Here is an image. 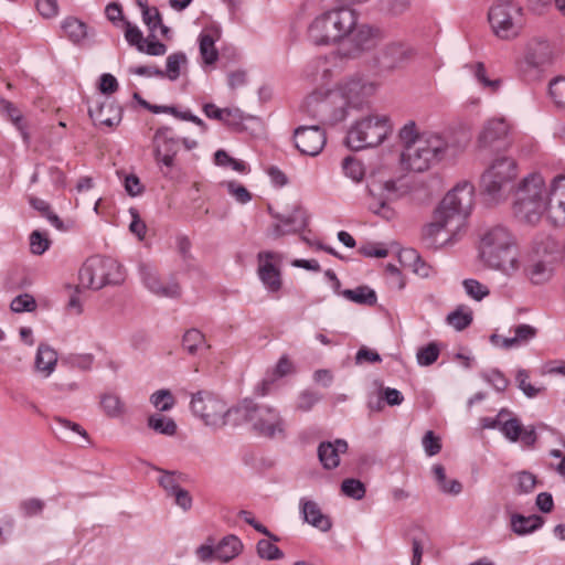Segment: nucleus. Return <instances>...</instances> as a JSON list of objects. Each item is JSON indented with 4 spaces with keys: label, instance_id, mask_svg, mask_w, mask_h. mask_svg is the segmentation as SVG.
Masks as SVG:
<instances>
[{
    "label": "nucleus",
    "instance_id": "obj_25",
    "mask_svg": "<svg viewBox=\"0 0 565 565\" xmlns=\"http://www.w3.org/2000/svg\"><path fill=\"white\" fill-rule=\"evenodd\" d=\"M348 450V443L344 439L334 441H322L318 447V457L324 469L331 470L340 465V454Z\"/></svg>",
    "mask_w": 565,
    "mask_h": 565
},
{
    "label": "nucleus",
    "instance_id": "obj_12",
    "mask_svg": "<svg viewBox=\"0 0 565 565\" xmlns=\"http://www.w3.org/2000/svg\"><path fill=\"white\" fill-rule=\"evenodd\" d=\"M511 125L504 118H491L482 126L477 143L482 150H504L511 146Z\"/></svg>",
    "mask_w": 565,
    "mask_h": 565
},
{
    "label": "nucleus",
    "instance_id": "obj_30",
    "mask_svg": "<svg viewBox=\"0 0 565 565\" xmlns=\"http://www.w3.org/2000/svg\"><path fill=\"white\" fill-rule=\"evenodd\" d=\"M301 513L306 522L322 532H328L332 526L330 519L321 512L319 505L313 501L302 499Z\"/></svg>",
    "mask_w": 565,
    "mask_h": 565
},
{
    "label": "nucleus",
    "instance_id": "obj_58",
    "mask_svg": "<svg viewBox=\"0 0 565 565\" xmlns=\"http://www.w3.org/2000/svg\"><path fill=\"white\" fill-rule=\"evenodd\" d=\"M439 356V347L436 343H429L417 352V362L419 365H431Z\"/></svg>",
    "mask_w": 565,
    "mask_h": 565
},
{
    "label": "nucleus",
    "instance_id": "obj_57",
    "mask_svg": "<svg viewBox=\"0 0 565 565\" xmlns=\"http://www.w3.org/2000/svg\"><path fill=\"white\" fill-rule=\"evenodd\" d=\"M342 168L345 175L355 182L361 181L364 177V168L362 163L352 157H347L343 160Z\"/></svg>",
    "mask_w": 565,
    "mask_h": 565
},
{
    "label": "nucleus",
    "instance_id": "obj_40",
    "mask_svg": "<svg viewBox=\"0 0 565 565\" xmlns=\"http://www.w3.org/2000/svg\"><path fill=\"white\" fill-rule=\"evenodd\" d=\"M343 297L347 299L360 303V305H375L376 303V294L373 289L367 286H360L355 289H345L342 291Z\"/></svg>",
    "mask_w": 565,
    "mask_h": 565
},
{
    "label": "nucleus",
    "instance_id": "obj_26",
    "mask_svg": "<svg viewBox=\"0 0 565 565\" xmlns=\"http://www.w3.org/2000/svg\"><path fill=\"white\" fill-rule=\"evenodd\" d=\"M257 404L253 399L245 398L232 407L225 408V426H238L244 423H253Z\"/></svg>",
    "mask_w": 565,
    "mask_h": 565
},
{
    "label": "nucleus",
    "instance_id": "obj_5",
    "mask_svg": "<svg viewBox=\"0 0 565 565\" xmlns=\"http://www.w3.org/2000/svg\"><path fill=\"white\" fill-rule=\"evenodd\" d=\"M559 243L548 235L536 236L524 259V276L536 286L547 284L555 274Z\"/></svg>",
    "mask_w": 565,
    "mask_h": 565
},
{
    "label": "nucleus",
    "instance_id": "obj_6",
    "mask_svg": "<svg viewBox=\"0 0 565 565\" xmlns=\"http://www.w3.org/2000/svg\"><path fill=\"white\" fill-rule=\"evenodd\" d=\"M358 17L354 10L339 8L317 17L309 26L310 41L316 45L337 43L349 35L356 25Z\"/></svg>",
    "mask_w": 565,
    "mask_h": 565
},
{
    "label": "nucleus",
    "instance_id": "obj_8",
    "mask_svg": "<svg viewBox=\"0 0 565 565\" xmlns=\"http://www.w3.org/2000/svg\"><path fill=\"white\" fill-rule=\"evenodd\" d=\"M122 267L111 258L94 256L88 258L79 269V286L85 289H100L108 284L124 280Z\"/></svg>",
    "mask_w": 565,
    "mask_h": 565
},
{
    "label": "nucleus",
    "instance_id": "obj_55",
    "mask_svg": "<svg viewBox=\"0 0 565 565\" xmlns=\"http://www.w3.org/2000/svg\"><path fill=\"white\" fill-rule=\"evenodd\" d=\"M320 399L321 395L318 392L305 390L297 397L296 409L303 413L309 412Z\"/></svg>",
    "mask_w": 565,
    "mask_h": 565
},
{
    "label": "nucleus",
    "instance_id": "obj_53",
    "mask_svg": "<svg viewBox=\"0 0 565 565\" xmlns=\"http://www.w3.org/2000/svg\"><path fill=\"white\" fill-rule=\"evenodd\" d=\"M125 24V39L129 45L136 46L139 52H143L146 39L138 26L132 25L129 21H124Z\"/></svg>",
    "mask_w": 565,
    "mask_h": 565
},
{
    "label": "nucleus",
    "instance_id": "obj_35",
    "mask_svg": "<svg viewBox=\"0 0 565 565\" xmlns=\"http://www.w3.org/2000/svg\"><path fill=\"white\" fill-rule=\"evenodd\" d=\"M433 475L438 483L439 489L447 494L457 495L462 491V484L458 480H448L444 466L434 465Z\"/></svg>",
    "mask_w": 565,
    "mask_h": 565
},
{
    "label": "nucleus",
    "instance_id": "obj_20",
    "mask_svg": "<svg viewBox=\"0 0 565 565\" xmlns=\"http://www.w3.org/2000/svg\"><path fill=\"white\" fill-rule=\"evenodd\" d=\"M548 218L556 226L565 225V175L553 179L548 190Z\"/></svg>",
    "mask_w": 565,
    "mask_h": 565
},
{
    "label": "nucleus",
    "instance_id": "obj_3",
    "mask_svg": "<svg viewBox=\"0 0 565 565\" xmlns=\"http://www.w3.org/2000/svg\"><path fill=\"white\" fill-rule=\"evenodd\" d=\"M479 257L487 267L508 275L519 268L514 237L504 226H494L484 232L480 238Z\"/></svg>",
    "mask_w": 565,
    "mask_h": 565
},
{
    "label": "nucleus",
    "instance_id": "obj_17",
    "mask_svg": "<svg viewBox=\"0 0 565 565\" xmlns=\"http://www.w3.org/2000/svg\"><path fill=\"white\" fill-rule=\"evenodd\" d=\"M139 274L146 288L152 294L164 298H178L181 295L180 285L175 279L163 281L157 269L150 264H140Z\"/></svg>",
    "mask_w": 565,
    "mask_h": 565
},
{
    "label": "nucleus",
    "instance_id": "obj_52",
    "mask_svg": "<svg viewBox=\"0 0 565 565\" xmlns=\"http://www.w3.org/2000/svg\"><path fill=\"white\" fill-rule=\"evenodd\" d=\"M500 431L504 435V437L507 439L515 443L519 440V438L521 436L522 425H521L520 420L515 417H512V418L504 417L502 419V423L500 426Z\"/></svg>",
    "mask_w": 565,
    "mask_h": 565
},
{
    "label": "nucleus",
    "instance_id": "obj_9",
    "mask_svg": "<svg viewBox=\"0 0 565 565\" xmlns=\"http://www.w3.org/2000/svg\"><path fill=\"white\" fill-rule=\"evenodd\" d=\"M488 20L498 38L512 40L522 31L523 9L511 0H499L490 8Z\"/></svg>",
    "mask_w": 565,
    "mask_h": 565
},
{
    "label": "nucleus",
    "instance_id": "obj_13",
    "mask_svg": "<svg viewBox=\"0 0 565 565\" xmlns=\"http://www.w3.org/2000/svg\"><path fill=\"white\" fill-rule=\"evenodd\" d=\"M180 139L172 135V128L168 126L156 130L152 138L153 157L159 166L172 168L179 151Z\"/></svg>",
    "mask_w": 565,
    "mask_h": 565
},
{
    "label": "nucleus",
    "instance_id": "obj_28",
    "mask_svg": "<svg viewBox=\"0 0 565 565\" xmlns=\"http://www.w3.org/2000/svg\"><path fill=\"white\" fill-rule=\"evenodd\" d=\"M536 328L530 324H519L514 329V337L501 338L498 334L491 335V342L495 345H501L503 349H511L520 347L536 335Z\"/></svg>",
    "mask_w": 565,
    "mask_h": 565
},
{
    "label": "nucleus",
    "instance_id": "obj_62",
    "mask_svg": "<svg viewBox=\"0 0 565 565\" xmlns=\"http://www.w3.org/2000/svg\"><path fill=\"white\" fill-rule=\"evenodd\" d=\"M44 507L45 502L36 498L26 499L20 503V510L28 518L41 514Z\"/></svg>",
    "mask_w": 565,
    "mask_h": 565
},
{
    "label": "nucleus",
    "instance_id": "obj_54",
    "mask_svg": "<svg viewBox=\"0 0 565 565\" xmlns=\"http://www.w3.org/2000/svg\"><path fill=\"white\" fill-rule=\"evenodd\" d=\"M341 491L350 498H353L355 500H361L364 498L366 489L362 481L349 478L343 480L341 484Z\"/></svg>",
    "mask_w": 565,
    "mask_h": 565
},
{
    "label": "nucleus",
    "instance_id": "obj_23",
    "mask_svg": "<svg viewBox=\"0 0 565 565\" xmlns=\"http://www.w3.org/2000/svg\"><path fill=\"white\" fill-rule=\"evenodd\" d=\"M88 115L96 126L113 128L121 121V108L109 100L90 106Z\"/></svg>",
    "mask_w": 565,
    "mask_h": 565
},
{
    "label": "nucleus",
    "instance_id": "obj_51",
    "mask_svg": "<svg viewBox=\"0 0 565 565\" xmlns=\"http://www.w3.org/2000/svg\"><path fill=\"white\" fill-rule=\"evenodd\" d=\"M0 109H1V111L3 114H6L10 118V120L21 131L24 141H28L29 136H28V132L24 130V128H23V126L21 124L22 115L19 111V109L12 103H10L8 100H4V99H2L0 102Z\"/></svg>",
    "mask_w": 565,
    "mask_h": 565
},
{
    "label": "nucleus",
    "instance_id": "obj_18",
    "mask_svg": "<svg viewBox=\"0 0 565 565\" xmlns=\"http://www.w3.org/2000/svg\"><path fill=\"white\" fill-rule=\"evenodd\" d=\"M369 194L372 198L370 202V210L380 214L385 218L391 217V210L387 206V202L396 198V183L394 180L386 181H372L367 185Z\"/></svg>",
    "mask_w": 565,
    "mask_h": 565
},
{
    "label": "nucleus",
    "instance_id": "obj_29",
    "mask_svg": "<svg viewBox=\"0 0 565 565\" xmlns=\"http://www.w3.org/2000/svg\"><path fill=\"white\" fill-rule=\"evenodd\" d=\"M544 524V518L537 514L525 516L520 513H513L510 519L511 531L524 536L540 530Z\"/></svg>",
    "mask_w": 565,
    "mask_h": 565
},
{
    "label": "nucleus",
    "instance_id": "obj_27",
    "mask_svg": "<svg viewBox=\"0 0 565 565\" xmlns=\"http://www.w3.org/2000/svg\"><path fill=\"white\" fill-rule=\"evenodd\" d=\"M552 58V47L546 40L534 39L529 42L525 53L527 64L539 67L548 64Z\"/></svg>",
    "mask_w": 565,
    "mask_h": 565
},
{
    "label": "nucleus",
    "instance_id": "obj_59",
    "mask_svg": "<svg viewBox=\"0 0 565 565\" xmlns=\"http://www.w3.org/2000/svg\"><path fill=\"white\" fill-rule=\"evenodd\" d=\"M248 118L239 108L227 107L225 108V116L223 124L233 129L242 128L244 121Z\"/></svg>",
    "mask_w": 565,
    "mask_h": 565
},
{
    "label": "nucleus",
    "instance_id": "obj_39",
    "mask_svg": "<svg viewBox=\"0 0 565 565\" xmlns=\"http://www.w3.org/2000/svg\"><path fill=\"white\" fill-rule=\"evenodd\" d=\"M151 113H153V114L167 113V114H170V115H172L173 117H175L178 119L186 120V121H191V122L195 124L203 131L207 130L206 124L201 118H199L198 116L193 115L190 110L180 111L174 106H160V105H156V106L151 107Z\"/></svg>",
    "mask_w": 565,
    "mask_h": 565
},
{
    "label": "nucleus",
    "instance_id": "obj_7",
    "mask_svg": "<svg viewBox=\"0 0 565 565\" xmlns=\"http://www.w3.org/2000/svg\"><path fill=\"white\" fill-rule=\"evenodd\" d=\"M386 115L367 116L355 122L347 135V145L353 150L379 146L392 132Z\"/></svg>",
    "mask_w": 565,
    "mask_h": 565
},
{
    "label": "nucleus",
    "instance_id": "obj_15",
    "mask_svg": "<svg viewBox=\"0 0 565 565\" xmlns=\"http://www.w3.org/2000/svg\"><path fill=\"white\" fill-rule=\"evenodd\" d=\"M252 427L259 435L274 438L284 435L285 420L276 408L257 404Z\"/></svg>",
    "mask_w": 565,
    "mask_h": 565
},
{
    "label": "nucleus",
    "instance_id": "obj_50",
    "mask_svg": "<svg viewBox=\"0 0 565 565\" xmlns=\"http://www.w3.org/2000/svg\"><path fill=\"white\" fill-rule=\"evenodd\" d=\"M151 404L160 412H168L174 406V397L169 390H159L150 396Z\"/></svg>",
    "mask_w": 565,
    "mask_h": 565
},
{
    "label": "nucleus",
    "instance_id": "obj_36",
    "mask_svg": "<svg viewBox=\"0 0 565 565\" xmlns=\"http://www.w3.org/2000/svg\"><path fill=\"white\" fill-rule=\"evenodd\" d=\"M147 425L153 431L166 435L173 436L177 433V424L171 417H167L161 414H152L147 419Z\"/></svg>",
    "mask_w": 565,
    "mask_h": 565
},
{
    "label": "nucleus",
    "instance_id": "obj_64",
    "mask_svg": "<svg viewBox=\"0 0 565 565\" xmlns=\"http://www.w3.org/2000/svg\"><path fill=\"white\" fill-rule=\"evenodd\" d=\"M482 377L499 392L505 391L509 385V380L499 370L483 373Z\"/></svg>",
    "mask_w": 565,
    "mask_h": 565
},
{
    "label": "nucleus",
    "instance_id": "obj_60",
    "mask_svg": "<svg viewBox=\"0 0 565 565\" xmlns=\"http://www.w3.org/2000/svg\"><path fill=\"white\" fill-rule=\"evenodd\" d=\"M257 553L262 558L279 559L282 557V552L268 540H260L257 543Z\"/></svg>",
    "mask_w": 565,
    "mask_h": 565
},
{
    "label": "nucleus",
    "instance_id": "obj_63",
    "mask_svg": "<svg viewBox=\"0 0 565 565\" xmlns=\"http://www.w3.org/2000/svg\"><path fill=\"white\" fill-rule=\"evenodd\" d=\"M161 471V477L158 479L159 484L166 490L168 495H173L181 487L175 472Z\"/></svg>",
    "mask_w": 565,
    "mask_h": 565
},
{
    "label": "nucleus",
    "instance_id": "obj_32",
    "mask_svg": "<svg viewBox=\"0 0 565 565\" xmlns=\"http://www.w3.org/2000/svg\"><path fill=\"white\" fill-rule=\"evenodd\" d=\"M56 363L57 353L47 344H40L35 356V370L47 377L55 370Z\"/></svg>",
    "mask_w": 565,
    "mask_h": 565
},
{
    "label": "nucleus",
    "instance_id": "obj_14",
    "mask_svg": "<svg viewBox=\"0 0 565 565\" xmlns=\"http://www.w3.org/2000/svg\"><path fill=\"white\" fill-rule=\"evenodd\" d=\"M257 274L264 286L271 292L280 290L282 281L279 265L282 255L276 252L263 250L257 255Z\"/></svg>",
    "mask_w": 565,
    "mask_h": 565
},
{
    "label": "nucleus",
    "instance_id": "obj_33",
    "mask_svg": "<svg viewBox=\"0 0 565 565\" xmlns=\"http://www.w3.org/2000/svg\"><path fill=\"white\" fill-rule=\"evenodd\" d=\"M216 547V559L223 563L235 558L242 551L243 544L235 535H227L221 540Z\"/></svg>",
    "mask_w": 565,
    "mask_h": 565
},
{
    "label": "nucleus",
    "instance_id": "obj_1",
    "mask_svg": "<svg viewBox=\"0 0 565 565\" xmlns=\"http://www.w3.org/2000/svg\"><path fill=\"white\" fill-rule=\"evenodd\" d=\"M377 84L359 76L342 79L333 89L313 92L305 100L308 114L322 124L334 125L347 118L350 108H358L372 96Z\"/></svg>",
    "mask_w": 565,
    "mask_h": 565
},
{
    "label": "nucleus",
    "instance_id": "obj_10",
    "mask_svg": "<svg viewBox=\"0 0 565 565\" xmlns=\"http://www.w3.org/2000/svg\"><path fill=\"white\" fill-rule=\"evenodd\" d=\"M516 175L518 167L513 158H495L481 177L483 192L497 201L503 196Z\"/></svg>",
    "mask_w": 565,
    "mask_h": 565
},
{
    "label": "nucleus",
    "instance_id": "obj_4",
    "mask_svg": "<svg viewBox=\"0 0 565 565\" xmlns=\"http://www.w3.org/2000/svg\"><path fill=\"white\" fill-rule=\"evenodd\" d=\"M452 150L449 136L439 131H423L413 148L403 151V166L414 172H424L449 157Z\"/></svg>",
    "mask_w": 565,
    "mask_h": 565
},
{
    "label": "nucleus",
    "instance_id": "obj_34",
    "mask_svg": "<svg viewBox=\"0 0 565 565\" xmlns=\"http://www.w3.org/2000/svg\"><path fill=\"white\" fill-rule=\"evenodd\" d=\"M465 68L469 70L479 84L482 85L483 88L488 89L490 93H495L501 87V79L494 78L490 79L487 76V71L484 64L481 62L467 64Z\"/></svg>",
    "mask_w": 565,
    "mask_h": 565
},
{
    "label": "nucleus",
    "instance_id": "obj_24",
    "mask_svg": "<svg viewBox=\"0 0 565 565\" xmlns=\"http://www.w3.org/2000/svg\"><path fill=\"white\" fill-rule=\"evenodd\" d=\"M515 199L548 202V190L543 177L539 173H533L524 178L516 190Z\"/></svg>",
    "mask_w": 565,
    "mask_h": 565
},
{
    "label": "nucleus",
    "instance_id": "obj_11",
    "mask_svg": "<svg viewBox=\"0 0 565 565\" xmlns=\"http://www.w3.org/2000/svg\"><path fill=\"white\" fill-rule=\"evenodd\" d=\"M226 403L211 392L200 391L193 394L191 409L206 426L222 428L225 426Z\"/></svg>",
    "mask_w": 565,
    "mask_h": 565
},
{
    "label": "nucleus",
    "instance_id": "obj_46",
    "mask_svg": "<svg viewBox=\"0 0 565 565\" xmlns=\"http://www.w3.org/2000/svg\"><path fill=\"white\" fill-rule=\"evenodd\" d=\"M447 322L457 331H462L472 322V311L468 308H458L447 316Z\"/></svg>",
    "mask_w": 565,
    "mask_h": 565
},
{
    "label": "nucleus",
    "instance_id": "obj_38",
    "mask_svg": "<svg viewBox=\"0 0 565 565\" xmlns=\"http://www.w3.org/2000/svg\"><path fill=\"white\" fill-rule=\"evenodd\" d=\"M182 347L191 355H195L202 349L209 348L204 334L198 329H190L184 333Z\"/></svg>",
    "mask_w": 565,
    "mask_h": 565
},
{
    "label": "nucleus",
    "instance_id": "obj_19",
    "mask_svg": "<svg viewBox=\"0 0 565 565\" xmlns=\"http://www.w3.org/2000/svg\"><path fill=\"white\" fill-rule=\"evenodd\" d=\"M295 146L307 156L315 157L326 145V134L319 126H301L295 130Z\"/></svg>",
    "mask_w": 565,
    "mask_h": 565
},
{
    "label": "nucleus",
    "instance_id": "obj_2",
    "mask_svg": "<svg viewBox=\"0 0 565 565\" xmlns=\"http://www.w3.org/2000/svg\"><path fill=\"white\" fill-rule=\"evenodd\" d=\"M473 185L458 183L441 200L434 212L433 221L423 228V237L430 245L451 239L466 224L473 205Z\"/></svg>",
    "mask_w": 565,
    "mask_h": 565
},
{
    "label": "nucleus",
    "instance_id": "obj_61",
    "mask_svg": "<svg viewBox=\"0 0 565 565\" xmlns=\"http://www.w3.org/2000/svg\"><path fill=\"white\" fill-rule=\"evenodd\" d=\"M10 307L14 312L33 311L36 308V302L31 295L24 294L15 297Z\"/></svg>",
    "mask_w": 565,
    "mask_h": 565
},
{
    "label": "nucleus",
    "instance_id": "obj_31",
    "mask_svg": "<svg viewBox=\"0 0 565 565\" xmlns=\"http://www.w3.org/2000/svg\"><path fill=\"white\" fill-rule=\"evenodd\" d=\"M349 35L353 45V54H359L363 51L372 49L375 45V36L372 29L367 25H355Z\"/></svg>",
    "mask_w": 565,
    "mask_h": 565
},
{
    "label": "nucleus",
    "instance_id": "obj_21",
    "mask_svg": "<svg viewBox=\"0 0 565 565\" xmlns=\"http://www.w3.org/2000/svg\"><path fill=\"white\" fill-rule=\"evenodd\" d=\"M409 49L403 43H388L379 53L376 61L381 68L392 71L408 61Z\"/></svg>",
    "mask_w": 565,
    "mask_h": 565
},
{
    "label": "nucleus",
    "instance_id": "obj_45",
    "mask_svg": "<svg viewBox=\"0 0 565 565\" xmlns=\"http://www.w3.org/2000/svg\"><path fill=\"white\" fill-rule=\"evenodd\" d=\"M462 287L466 295L475 301H481L490 295L488 286L473 278L462 280Z\"/></svg>",
    "mask_w": 565,
    "mask_h": 565
},
{
    "label": "nucleus",
    "instance_id": "obj_44",
    "mask_svg": "<svg viewBox=\"0 0 565 565\" xmlns=\"http://www.w3.org/2000/svg\"><path fill=\"white\" fill-rule=\"evenodd\" d=\"M186 64V56L182 52L170 54L167 57L166 70L163 71V77L170 81H177L181 73V67Z\"/></svg>",
    "mask_w": 565,
    "mask_h": 565
},
{
    "label": "nucleus",
    "instance_id": "obj_48",
    "mask_svg": "<svg viewBox=\"0 0 565 565\" xmlns=\"http://www.w3.org/2000/svg\"><path fill=\"white\" fill-rule=\"evenodd\" d=\"M137 2L141 9L143 23L148 26L151 33H154L158 25H161V14L159 10L156 7H149L142 0H137Z\"/></svg>",
    "mask_w": 565,
    "mask_h": 565
},
{
    "label": "nucleus",
    "instance_id": "obj_47",
    "mask_svg": "<svg viewBox=\"0 0 565 565\" xmlns=\"http://www.w3.org/2000/svg\"><path fill=\"white\" fill-rule=\"evenodd\" d=\"M200 53L205 64L211 65L216 62L218 52L214 45V39L210 34L200 35Z\"/></svg>",
    "mask_w": 565,
    "mask_h": 565
},
{
    "label": "nucleus",
    "instance_id": "obj_43",
    "mask_svg": "<svg viewBox=\"0 0 565 565\" xmlns=\"http://www.w3.org/2000/svg\"><path fill=\"white\" fill-rule=\"evenodd\" d=\"M420 135L416 122L414 120L407 121L398 131V138L404 147L403 151H407L411 147L417 145Z\"/></svg>",
    "mask_w": 565,
    "mask_h": 565
},
{
    "label": "nucleus",
    "instance_id": "obj_42",
    "mask_svg": "<svg viewBox=\"0 0 565 565\" xmlns=\"http://www.w3.org/2000/svg\"><path fill=\"white\" fill-rule=\"evenodd\" d=\"M100 406L106 416L110 418H118L125 413V404L116 394H103L100 397Z\"/></svg>",
    "mask_w": 565,
    "mask_h": 565
},
{
    "label": "nucleus",
    "instance_id": "obj_56",
    "mask_svg": "<svg viewBox=\"0 0 565 565\" xmlns=\"http://www.w3.org/2000/svg\"><path fill=\"white\" fill-rule=\"evenodd\" d=\"M404 256L413 262L414 271L418 276L427 278L431 275L433 268L422 259L415 249L404 250Z\"/></svg>",
    "mask_w": 565,
    "mask_h": 565
},
{
    "label": "nucleus",
    "instance_id": "obj_22",
    "mask_svg": "<svg viewBox=\"0 0 565 565\" xmlns=\"http://www.w3.org/2000/svg\"><path fill=\"white\" fill-rule=\"evenodd\" d=\"M548 213V202L537 200L515 199L513 203V213L515 217L527 224L537 223L542 215Z\"/></svg>",
    "mask_w": 565,
    "mask_h": 565
},
{
    "label": "nucleus",
    "instance_id": "obj_37",
    "mask_svg": "<svg viewBox=\"0 0 565 565\" xmlns=\"http://www.w3.org/2000/svg\"><path fill=\"white\" fill-rule=\"evenodd\" d=\"M62 30L74 43H79L87 36V25L74 17H68L62 22Z\"/></svg>",
    "mask_w": 565,
    "mask_h": 565
},
{
    "label": "nucleus",
    "instance_id": "obj_16",
    "mask_svg": "<svg viewBox=\"0 0 565 565\" xmlns=\"http://www.w3.org/2000/svg\"><path fill=\"white\" fill-rule=\"evenodd\" d=\"M269 214L277 220L271 225L269 236L277 239L288 234H294L302 231L308 225V216L306 212L295 206L290 214H281L268 207Z\"/></svg>",
    "mask_w": 565,
    "mask_h": 565
},
{
    "label": "nucleus",
    "instance_id": "obj_41",
    "mask_svg": "<svg viewBox=\"0 0 565 565\" xmlns=\"http://www.w3.org/2000/svg\"><path fill=\"white\" fill-rule=\"evenodd\" d=\"M547 92L554 106L565 111V76H557L551 79Z\"/></svg>",
    "mask_w": 565,
    "mask_h": 565
},
{
    "label": "nucleus",
    "instance_id": "obj_49",
    "mask_svg": "<svg viewBox=\"0 0 565 565\" xmlns=\"http://www.w3.org/2000/svg\"><path fill=\"white\" fill-rule=\"evenodd\" d=\"M50 246L51 239L46 233L36 230L30 234V252L33 255L44 254Z\"/></svg>",
    "mask_w": 565,
    "mask_h": 565
}]
</instances>
